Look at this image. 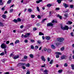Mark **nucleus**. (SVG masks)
Masks as SVG:
<instances>
[{
	"instance_id": "nucleus-1",
	"label": "nucleus",
	"mask_w": 74,
	"mask_h": 74,
	"mask_svg": "<svg viewBox=\"0 0 74 74\" xmlns=\"http://www.w3.org/2000/svg\"><path fill=\"white\" fill-rule=\"evenodd\" d=\"M52 23H57V21H55L54 20H53L52 21V23H50L47 24V26L48 27L49 26H53V25L52 24Z\"/></svg>"
},
{
	"instance_id": "nucleus-2",
	"label": "nucleus",
	"mask_w": 74,
	"mask_h": 74,
	"mask_svg": "<svg viewBox=\"0 0 74 74\" xmlns=\"http://www.w3.org/2000/svg\"><path fill=\"white\" fill-rule=\"evenodd\" d=\"M61 28L63 30H68V29H69V27H68L67 26H66L64 27L62 26H61Z\"/></svg>"
},
{
	"instance_id": "nucleus-3",
	"label": "nucleus",
	"mask_w": 74,
	"mask_h": 74,
	"mask_svg": "<svg viewBox=\"0 0 74 74\" xmlns=\"http://www.w3.org/2000/svg\"><path fill=\"white\" fill-rule=\"evenodd\" d=\"M57 41L59 42H62V43H63V40H64V38H58L57 39Z\"/></svg>"
},
{
	"instance_id": "nucleus-4",
	"label": "nucleus",
	"mask_w": 74,
	"mask_h": 74,
	"mask_svg": "<svg viewBox=\"0 0 74 74\" xmlns=\"http://www.w3.org/2000/svg\"><path fill=\"white\" fill-rule=\"evenodd\" d=\"M1 47L2 49H4L6 48V45L4 43H2L1 46Z\"/></svg>"
},
{
	"instance_id": "nucleus-5",
	"label": "nucleus",
	"mask_w": 74,
	"mask_h": 74,
	"mask_svg": "<svg viewBox=\"0 0 74 74\" xmlns=\"http://www.w3.org/2000/svg\"><path fill=\"white\" fill-rule=\"evenodd\" d=\"M40 58L41 59L42 61H43L44 62H45V61L46 60V59H45V57H44V56H42L40 57Z\"/></svg>"
},
{
	"instance_id": "nucleus-6",
	"label": "nucleus",
	"mask_w": 74,
	"mask_h": 74,
	"mask_svg": "<svg viewBox=\"0 0 74 74\" xmlns=\"http://www.w3.org/2000/svg\"><path fill=\"white\" fill-rule=\"evenodd\" d=\"M30 33H27L24 36V37L25 38H26L27 37H28L30 36Z\"/></svg>"
},
{
	"instance_id": "nucleus-7",
	"label": "nucleus",
	"mask_w": 74,
	"mask_h": 74,
	"mask_svg": "<svg viewBox=\"0 0 74 74\" xmlns=\"http://www.w3.org/2000/svg\"><path fill=\"white\" fill-rule=\"evenodd\" d=\"M45 38L47 40H49L51 39V37L49 36H46L45 37Z\"/></svg>"
},
{
	"instance_id": "nucleus-8",
	"label": "nucleus",
	"mask_w": 74,
	"mask_h": 74,
	"mask_svg": "<svg viewBox=\"0 0 74 74\" xmlns=\"http://www.w3.org/2000/svg\"><path fill=\"white\" fill-rule=\"evenodd\" d=\"M63 5H64L65 8L69 7V5L66 3H64L63 4Z\"/></svg>"
},
{
	"instance_id": "nucleus-9",
	"label": "nucleus",
	"mask_w": 74,
	"mask_h": 74,
	"mask_svg": "<svg viewBox=\"0 0 74 74\" xmlns=\"http://www.w3.org/2000/svg\"><path fill=\"white\" fill-rule=\"evenodd\" d=\"M55 54H57V55H61L62 53L60 52H56L55 53Z\"/></svg>"
},
{
	"instance_id": "nucleus-10",
	"label": "nucleus",
	"mask_w": 74,
	"mask_h": 74,
	"mask_svg": "<svg viewBox=\"0 0 74 74\" xmlns=\"http://www.w3.org/2000/svg\"><path fill=\"white\" fill-rule=\"evenodd\" d=\"M66 56L63 55L62 56V57H61V58L62 59H65V58H66Z\"/></svg>"
},
{
	"instance_id": "nucleus-11",
	"label": "nucleus",
	"mask_w": 74,
	"mask_h": 74,
	"mask_svg": "<svg viewBox=\"0 0 74 74\" xmlns=\"http://www.w3.org/2000/svg\"><path fill=\"white\" fill-rule=\"evenodd\" d=\"M2 18H4V19H5L7 17V16L5 14H3L2 15Z\"/></svg>"
},
{
	"instance_id": "nucleus-12",
	"label": "nucleus",
	"mask_w": 74,
	"mask_h": 74,
	"mask_svg": "<svg viewBox=\"0 0 74 74\" xmlns=\"http://www.w3.org/2000/svg\"><path fill=\"white\" fill-rule=\"evenodd\" d=\"M29 57L31 58H33L34 57V56L32 54H30L29 55Z\"/></svg>"
},
{
	"instance_id": "nucleus-13",
	"label": "nucleus",
	"mask_w": 74,
	"mask_h": 74,
	"mask_svg": "<svg viewBox=\"0 0 74 74\" xmlns=\"http://www.w3.org/2000/svg\"><path fill=\"white\" fill-rule=\"evenodd\" d=\"M51 47L53 49H55L56 48V47L54 46L53 45H51Z\"/></svg>"
},
{
	"instance_id": "nucleus-14",
	"label": "nucleus",
	"mask_w": 74,
	"mask_h": 74,
	"mask_svg": "<svg viewBox=\"0 0 74 74\" xmlns=\"http://www.w3.org/2000/svg\"><path fill=\"white\" fill-rule=\"evenodd\" d=\"M37 43L38 44H41V43H42V42H41V41L40 40H38L37 41Z\"/></svg>"
},
{
	"instance_id": "nucleus-15",
	"label": "nucleus",
	"mask_w": 74,
	"mask_h": 74,
	"mask_svg": "<svg viewBox=\"0 0 74 74\" xmlns=\"http://www.w3.org/2000/svg\"><path fill=\"white\" fill-rule=\"evenodd\" d=\"M42 0H39L38 1H36V3H37V4H38V3H40V2H41L42 1Z\"/></svg>"
},
{
	"instance_id": "nucleus-16",
	"label": "nucleus",
	"mask_w": 74,
	"mask_h": 74,
	"mask_svg": "<svg viewBox=\"0 0 74 74\" xmlns=\"http://www.w3.org/2000/svg\"><path fill=\"white\" fill-rule=\"evenodd\" d=\"M63 1V0H57V1L58 2V4H60L61 3V1Z\"/></svg>"
},
{
	"instance_id": "nucleus-17",
	"label": "nucleus",
	"mask_w": 74,
	"mask_h": 74,
	"mask_svg": "<svg viewBox=\"0 0 74 74\" xmlns=\"http://www.w3.org/2000/svg\"><path fill=\"white\" fill-rule=\"evenodd\" d=\"M2 0H0V5H3V3L2 2Z\"/></svg>"
},
{
	"instance_id": "nucleus-18",
	"label": "nucleus",
	"mask_w": 74,
	"mask_h": 74,
	"mask_svg": "<svg viewBox=\"0 0 74 74\" xmlns=\"http://www.w3.org/2000/svg\"><path fill=\"white\" fill-rule=\"evenodd\" d=\"M57 17H59L60 19H62V16H60L59 14H58V15H57Z\"/></svg>"
},
{
	"instance_id": "nucleus-19",
	"label": "nucleus",
	"mask_w": 74,
	"mask_h": 74,
	"mask_svg": "<svg viewBox=\"0 0 74 74\" xmlns=\"http://www.w3.org/2000/svg\"><path fill=\"white\" fill-rule=\"evenodd\" d=\"M22 63H19L17 65V66H22Z\"/></svg>"
},
{
	"instance_id": "nucleus-20",
	"label": "nucleus",
	"mask_w": 74,
	"mask_h": 74,
	"mask_svg": "<svg viewBox=\"0 0 74 74\" xmlns=\"http://www.w3.org/2000/svg\"><path fill=\"white\" fill-rule=\"evenodd\" d=\"M52 6V4H48L47 5V6L48 7H51Z\"/></svg>"
},
{
	"instance_id": "nucleus-21",
	"label": "nucleus",
	"mask_w": 74,
	"mask_h": 74,
	"mask_svg": "<svg viewBox=\"0 0 74 74\" xmlns=\"http://www.w3.org/2000/svg\"><path fill=\"white\" fill-rule=\"evenodd\" d=\"M19 40H16L15 41V43L17 44V43H19Z\"/></svg>"
},
{
	"instance_id": "nucleus-22",
	"label": "nucleus",
	"mask_w": 74,
	"mask_h": 74,
	"mask_svg": "<svg viewBox=\"0 0 74 74\" xmlns=\"http://www.w3.org/2000/svg\"><path fill=\"white\" fill-rule=\"evenodd\" d=\"M13 21L15 23H17V22H18V20H16V19H14Z\"/></svg>"
},
{
	"instance_id": "nucleus-23",
	"label": "nucleus",
	"mask_w": 74,
	"mask_h": 74,
	"mask_svg": "<svg viewBox=\"0 0 74 74\" xmlns=\"http://www.w3.org/2000/svg\"><path fill=\"white\" fill-rule=\"evenodd\" d=\"M47 51L48 53H50L51 52V51L50 49H47Z\"/></svg>"
},
{
	"instance_id": "nucleus-24",
	"label": "nucleus",
	"mask_w": 74,
	"mask_h": 74,
	"mask_svg": "<svg viewBox=\"0 0 74 74\" xmlns=\"http://www.w3.org/2000/svg\"><path fill=\"white\" fill-rule=\"evenodd\" d=\"M19 56H15L14 57V58H13V59H18V58H19Z\"/></svg>"
},
{
	"instance_id": "nucleus-25",
	"label": "nucleus",
	"mask_w": 74,
	"mask_h": 74,
	"mask_svg": "<svg viewBox=\"0 0 74 74\" xmlns=\"http://www.w3.org/2000/svg\"><path fill=\"white\" fill-rule=\"evenodd\" d=\"M17 22H21V19L20 18H17Z\"/></svg>"
},
{
	"instance_id": "nucleus-26",
	"label": "nucleus",
	"mask_w": 74,
	"mask_h": 74,
	"mask_svg": "<svg viewBox=\"0 0 74 74\" xmlns=\"http://www.w3.org/2000/svg\"><path fill=\"white\" fill-rule=\"evenodd\" d=\"M0 26H4V24L3 23H1V22H0Z\"/></svg>"
},
{
	"instance_id": "nucleus-27",
	"label": "nucleus",
	"mask_w": 74,
	"mask_h": 74,
	"mask_svg": "<svg viewBox=\"0 0 74 74\" xmlns=\"http://www.w3.org/2000/svg\"><path fill=\"white\" fill-rule=\"evenodd\" d=\"M39 36H41V35H42V36H44V34L42 33V32H40L39 33Z\"/></svg>"
},
{
	"instance_id": "nucleus-28",
	"label": "nucleus",
	"mask_w": 74,
	"mask_h": 74,
	"mask_svg": "<svg viewBox=\"0 0 74 74\" xmlns=\"http://www.w3.org/2000/svg\"><path fill=\"white\" fill-rule=\"evenodd\" d=\"M71 66L72 69L74 70V65L72 64Z\"/></svg>"
},
{
	"instance_id": "nucleus-29",
	"label": "nucleus",
	"mask_w": 74,
	"mask_h": 74,
	"mask_svg": "<svg viewBox=\"0 0 74 74\" xmlns=\"http://www.w3.org/2000/svg\"><path fill=\"white\" fill-rule=\"evenodd\" d=\"M68 66V64L67 63H65L64 64V67H67Z\"/></svg>"
},
{
	"instance_id": "nucleus-30",
	"label": "nucleus",
	"mask_w": 74,
	"mask_h": 74,
	"mask_svg": "<svg viewBox=\"0 0 74 74\" xmlns=\"http://www.w3.org/2000/svg\"><path fill=\"white\" fill-rule=\"evenodd\" d=\"M64 16L66 17V18H67L68 17V14L66 13L64 14Z\"/></svg>"
},
{
	"instance_id": "nucleus-31",
	"label": "nucleus",
	"mask_w": 74,
	"mask_h": 74,
	"mask_svg": "<svg viewBox=\"0 0 74 74\" xmlns=\"http://www.w3.org/2000/svg\"><path fill=\"white\" fill-rule=\"evenodd\" d=\"M11 3V0H9L7 2V4H10Z\"/></svg>"
},
{
	"instance_id": "nucleus-32",
	"label": "nucleus",
	"mask_w": 74,
	"mask_h": 74,
	"mask_svg": "<svg viewBox=\"0 0 74 74\" xmlns=\"http://www.w3.org/2000/svg\"><path fill=\"white\" fill-rule=\"evenodd\" d=\"M68 24H69V25H71V24H72L73 23V22H72L69 21L67 23Z\"/></svg>"
},
{
	"instance_id": "nucleus-33",
	"label": "nucleus",
	"mask_w": 74,
	"mask_h": 74,
	"mask_svg": "<svg viewBox=\"0 0 74 74\" xmlns=\"http://www.w3.org/2000/svg\"><path fill=\"white\" fill-rule=\"evenodd\" d=\"M44 72L45 73H48V70H45L44 71Z\"/></svg>"
},
{
	"instance_id": "nucleus-34",
	"label": "nucleus",
	"mask_w": 74,
	"mask_h": 74,
	"mask_svg": "<svg viewBox=\"0 0 74 74\" xmlns=\"http://www.w3.org/2000/svg\"><path fill=\"white\" fill-rule=\"evenodd\" d=\"M21 61H22V62H26V60H25L24 58H23L21 60Z\"/></svg>"
},
{
	"instance_id": "nucleus-35",
	"label": "nucleus",
	"mask_w": 74,
	"mask_h": 74,
	"mask_svg": "<svg viewBox=\"0 0 74 74\" xmlns=\"http://www.w3.org/2000/svg\"><path fill=\"white\" fill-rule=\"evenodd\" d=\"M47 20V19L45 18L42 20V23H44V22H45V21H46Z\"/></svg>"
},
{
	"instance_id": "nucleus-36",
	"label": "nucleus",
	"mask_w": 74,
	"mask_h": 74,
	"mask_svg": "<svg viewBox=\"0 0 74 74\" xmlns=\"http://www.w3.org/2000/svg\"><path fill=\"white\" fill-rule=\"evenodd\" d=\"M31 17L32 18H34L35 17V15H32Z\"/></svg>"
},
{
	"instance_id": "nucleus-37",
	"label": "nucleus",
	"mask_w": 74,
	"mask_h": 74,
	"mask_svg": "<svg viewBox=\"0 0 74 74\" xmlns=\"http://www.w3.org/2000/svg\"><path fill=\"white\" fill-rule=\"evenodd\" d=\"M24 59H27V56H24Z\"/></svg>"
},
{
	"instance_id": "nucleus-38",
	"label": "nucleus",
	"mask_w": 74,
	"mask_h": 74,
	"mask_svg": "<svg viewBox=\"0 0 74 74\" xmlns=\"http://www.w3.org/2000/svg\"><path fill=\"white\" fill-rule=\"evenodd\" d=\"M64 47H62L61 49H60V50L62 51H64Z\"/></svg>"
},
{
	"instance_id": "nucleus-39",
	"label": "nucleus",
	"mask_w": 74,
	"mask_h": 74,
	"mask_svg": "<svg viewBox=\"0 0 74 74\" xmlns=\"http://www.w3.org/2000/svg\"><path fill=\"white\" fill-rule=\"evenodd\" d=\"M26 67H29L30 64H29V63H28L26 65Z\"/></svg>"
},
{
	"instance_id": "nucleus-40",
	"label": "nucleus",
	"mask_w": 74,
	"mask_h": 74,
	"mask_svg": "<svg viewBox=\"0 0 74 74\" xmlns=\"http://www.w3.org/2000/svg\"><path fill=\"white\" fill-rule=\"evenodd\" d=\"M38 48V47L37 46H35V49H37Z\"/></svg>"
},
{
	"instance_id": "nucleus-41",
	"label": "nucleus",
	"mask_w": 74,
	"mask_h": 74,
	"mask_svg": "<svg viewBox=\"0 0 74 74\" xmlns=\"http://www.w3.org/2000/svg\"><path fill=\"white\" fill-rule=\"evenodd\" d=\"M31 49H34V46L33 45H31Z\"/></svg>"
},
{
	"instance_id": "nucleus-42",
	"label": "nucleus",
	"mask_w": 74,
	"mask_h": 74,
	"mask_svg": "<svg viewBox=\"0 0 74 74\" xmlns=\"http://www.w3.org/2000/svg\"><path fill=\"white\" fill-rule=\"evenodd\" d=\"M4 55V52H2L0 54V55H1V56H3V55Z\"/></svg>"
},
{
	"instance_id": "nucleus-43",
	"label": "nucleus",
	"mask_w": 74,
	"mask_h": 74,
	"mask_svg": "<svg viewBox=\"0 0 74 74\" xmlns=\"http://www.w3.org/2000/svg\"><path fill=\"white\" fill-rule=\"evenodd\" d=\"M53 60H51V61L50 62V64H52V63H53Z\"/></svg>"
},
{
	"instance_id": "nucleus-44",
	"label": "nucleus",
	"mask_w": 74,
	"mask_h": 74,
	"mask_svg": "<svg viewBox=\"0 0 74 74\" xmlns=\"http://www.w3.org/2000/svg\"><path fill=\"white\" fill-rule=\"evenodd\" d=\"M37 10L39 12L40 11V9H39V8L38 7H37Z\"/></svg>"
},
{
	"instance_id": "nucleus-45",
	"label": "nucleus",
	"mask_w": 74,
	"mask_h": 74,
	"mask_svg": "<svg viewBox=\"0 0 74 74\" xmlns=\"http://www.w3.org/2000/svg\"><path fill=\"white\" fill-rule=\"evenodd\" d=\"M28 11L29 12H32V10L30 9H28Z\"/></svg>"
},
{
	"instance_id": "nucleus-46",
	"label": "nucleus",
	"mask_w": 74,
	"mask_h": 74,
	"mask_svg": "<svg viewBox=\"0 0 74 74\" xmlns=\"http://www.w3.org/2000/svg\"><path fill=\"white\" fill-rule=\"evenodd\" d=\"M60 43H59L58 42L56 43V45H57V46H58V45H60Z\"/></svg>"
},
{
	"instance_id": "nucleus-47",
	"label": "nucleus",
	"mask_w": 74,
	"mask_h": 74,
	"mask_svg": "<svg viewBox=\"0 0 74 74\" xmlns=\"http://www.w3.org/2000/svg\"><path fill=\"white\" fill-rule=\"evenodd\" d=\"M30 71H27V72L26 73V74H30Z\"/></svg>"
},
{
	"instance_id": "nucleus-48",
	"label": "nucleus",
	"mask_w": 74,
	"mask_h": 74,
	"mask_svg": "<svg viewBox=\"0 0 74 74\" xmlns=\"http://www.w3.org/2000/svg\"><path fill=\"white\" fill-rule=\"evenodd\" d=\"M62 71H63L62 69L59 70L58 71L59 73H62Z\"/></svg>"
},
{
	"instance_id": "nucleus-49",
	"label": "nucleus",
	"mask_w": 74,
	"mask_h": 74,
	"mask_svg": "<svg viewBox=\"0 0 74 74\" xmlns=\"http://www.w3.org/2000/svg\"><path fill=\"white\" fill-rule=\"evenodd\" d=\"M71 36H74V35H73V32H72L71 33Z\"/></svg>"
},
{
	"instance_id": "nucleus-50",
	"label": "nucleus",
	"mask_w": 74,
	"mask_h": 74,
	"mask_svg": "<svg viewBox=\"0 0 74 74\" xmlns=\"http://www.w3.org/2000/svg\"><path fill=\"white\" fill-rule=\"evenodd\" d=\"M56 58H59V56L58 55H56Z\"/></svg>"
},
{
	"instance_id": "nucleus-51",
	"label": "nucleus",
	"mask_w": 74,
	"mask_h": 74,
	"mask_svg": "<svg viewBox=\"0 0 74 74\" xmlns=\"http://www.w3.org/2000/svg\"><path fill=\"white\" fill-rule=\"evenodd\" d=\"M60 10L59 8H57L56 9V10Z\"/></svg>"
},
{
	"instance_id": "nucleus-52",
	"label": "nucleus",
	"mask_w": 74,
	"mask_h": 74,
	"mask_svg": "<svg viewBox=\"0 0 74 74\" xmlns=\"http://www.w3.org/2000/svg\"><path fill=\"white\" fill-rule=\"evenodd\" d=\"M31 42H34V40H31Z\"/></svg>"
},
{
	"instance_id": "nucleus-53",
	"label": "nucleus",
	"mask_w": 74,
	"mask_h": 74,
	"mask_svg": "<svg viewBox=\"0 0 74 74\" xmlns=\"http://www.w3.org/2000/svg\"><path fill=\"white\" fill-rule=\"evenodd\" d=\"M70 7L71 8H73V7H74V6L73 5H70Z\"/></svg>"
},
{
	"instance_id": "nucleus-54",
	"label": "nucleus",
	"mask_w": 74,
	"mask_h": 74,
	"mask_svg": "<svg viewBox=\"0 0 74 74\" xmlns=\"http://www.w3.org/2000/svg\"><path fill=\"white\" fill-rule=\"evenodd\" d=\"M4 50L5 51V54H6V53H7V51H7V50L5 49Z\"/></svg>"
},
{
	"instance_id": "nucleus-55",
	"label": "nucleus",
	"mask_w": 74,
	"mask_h": 74,
	"mask_svg": "<svg viewBox=\"0 0 74 74\" xmlns=\"http://www.w3.org/2000/svg\"><path fill=\"white\" fill-rule=\"evenodd\" d=\"M13 10H14L13 9H11L10 10V12H12L13 11Z\"/></svg>"
},
{
	"instance_id": "nucleus-56",
	"label": "nucleus",
	"mask_w": 74,
	"mask_h": 74,
	"mask_svg": "<svg viewBox=\"0 0 74 74\" xmlns=\"http://www.w3.org/2000/svg\"><path fill=\"white\" fill-rule=\"evenodd\" d=\"M23 25H22L20 26V28L21 29H23Z\"/></svg>"
},
{
	"instance_id": "nucleus-57",
	"label": "nucleus",
	"mask_w": 74,
	"mask_h": 74,
	"mask_svg": "<svg viewBox=\"0 0 74 74\" xmlns=\"http://www.w3.org/2000/svg\"><path fill=\"white\" fill-rule=\"evenodd\" d=\"M37 17L38 18H39V19H41V16L40 15H38L37 16Z\"/></svg>"
},
{
	"instance_id": "nucleus-58",
	"label": "nucleus",
	"mask_w": 74,
	"mask_h": 74,
	"mask_svg": "<svg viewBox=\"0 0 74 74\" xmlns=\"http://www.w3.org/2000/svg\"><path fill=\"white\" fill-rule=\"evenodd\" d=\"M22 68L23 69H26V67L24 66H22Z\"/></svg>"
},
{
	"instance_id": "nucleus-59",
	"label": "nucleus",
	"mask_w": 74,
	"mask_h": 74,
	"mask_svg": "<svg viewBox=\"0 0 74 74\" xmlns=\"http://www.w3.org/2000/svg\"><path fill=\"white\" fill-rule=\"evenodd\" d=\"M24 42H25V43H27V42H28V41L27 40H25Z\"/></svg>"
},
{
	"instance_id": "nucleus-60",
	"label": "nucleus",
	"mask_w": 74,
	"mask_h": 74,
	"mask_svg": "<svg viewBox=\"0 0 74 74\" xmlns=\"http://www.w3.org/2000/svg\"><path fill=\"white\" fill-rule=\"evenodd\" d=\"M9 43H10V41H8L6 42V44H8Z\"/></svg>"
},
{
	"instance_id": "nucleus-61",
	"label": "nucleus",
	"mask_w": 74,
	"mask_h": 74,
	"mask_svg": "<svg viewBox=\"0 0 74 74\" xmlns=\"http://www.w3.org/2000/svg\"><path fill=\"white\" fill-rule=\"evenodd\" d=\"M47 50V48H44V51H46Z\"/></svg>"
},
{
	"instance_id": "nucleus-62",
	"label": "nucleus",
	"mask_w": 74,
	"mask_h": 74,
	"mask_svg": "<svg viewBox=\"0 0 74 74\" xmlns=\"http://www.w3.org/2000/svg\"><path fill=\"white\" fill-rule=\"evenodd\" d=\"M10 45H14V43L12 42L10 43Z\"/></svg>"
},
{
	"instance_id": "nucleus-63",
	"label": "nucleus",
	"mask_w": 74,
	"mask_h": 74,
	"mask_svg": "<svg viewBox=\"0 0 74 74\" xmlns=\"http://www.w3.org/2000/svg\"><path fill=\"white\" fill-rule=\"evenodd\" d=\"M42 40H45V37L44 36H42Z\"/></svg>"
},
{
	"instance_id": "nucleus-64",
	"label": "nucleus",
	"mask_w": 74,
	"mask_h": 74,
	"mask_svg": "<svg viewBox=\"0 0 74 74\" xmlns=\"http://www.w3.org/2000/svg\"><path fill=\"white\" fill-rule=\"evenodd\" d=\"M5 74H9V72H6L5 73Z\"/></svg>"
}]
</instances>
